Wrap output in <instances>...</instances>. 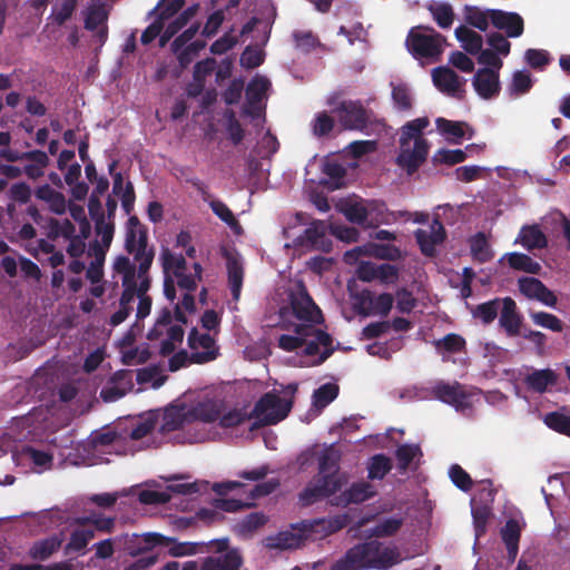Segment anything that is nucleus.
<instances>
[{"mask_svg":"<svg viewBox=\"0 0 570 570\" xmlns=\"http://www.w3.org/2000/svg\"><path fill=\"white\" fill-rule=\"evenodd\" d=\"M338 461L340 456L332 449L322 452L318 458V474L299 494L303 505H311L341 490L346 479L338 473Z\"/></svg>","mask_w":570,"mask_h":570,"instance_id":"nucleus-1","label":"nucleus"},{"mask_svg":"<svg viewBox=\"0 0 570 570\" xmlns=\"http://www.w3.org/2000/svg\"><path fill=\"white\" fill-rule=\"evenodd\" d=\"M392 99L396 108L401 111H407L412 108L411 91L405 83H392Z\"/></svg>","mask_w":570,"mask_h":570,"instance_id":"nucleus-51","label":"nucleus"},{"mask_svg":"<svg viewBox=\"0 0 570 570\" xmlns=\"http://www.w3.org/2000/svg\"><path fill=\"white\" fill-rule=\"evenodd\" d=\"M209 483L207 481H195L189 483H171L167 490L181 495H191L207 491Z\"/></svg>","mask_w":570,"mask_h":570,"instance_id":"nucleus-56","label":"nucleus"},{"mask_svg":"<svg viewBox=\"0 0 570 570\" xmlns=\"http://www.w3.org/2000/svg\"><path fill=\"white\" fill-rule=\"evenodd\" d=\"M473 87L483 99H492L500 92L499 71L491 68L479 69L473 77Z\"/></svg>","mask_w":570,"mask_h":570,"instance_id":"nucleus-17","label":"nucleus"},{"mask_svg":"<svg viewBox=\"0 0 570 570\" xmlns=\"http://www.w3.org/2000/svg\"><path fill=\"white\" fill-rule=\"evenodd\" d=\"M293 314L301 321L318 324L323 321L322 312L307 293L293 296L291 301Z\"/></svg>","mask_w":570,"mask_h":570,"instance_id":"nucleus-19","label":"nucleus"},{"mask_svg":"<svg viewBox=\"0 0 570 570\" xmlns=\"http://www.w3.org/2000/svg\"><path fill=\"white\" fill-rule=\"evenodd\" d=\"M61 541L57 537L47 538L36 542L30 554L36 560H46L60 548Z\"/></svg>","mask_w":570,"mask_h":570,"instance_id":"nucleus-43","label":"nucleus"},{"mask_svg":"<svg viewBox=\"0 0 570 570\" xmlns=\"http://www.w3.org/2000/svg\"><path fill=\"white\" fill-rule=\"evenodd\" d=\"M465 344V340L461 335L455 333L446 334L444 337L434 341L435 350L439 353H460L464 351Z\"/></svg>","mask_w":570,"mask_h":570,"instance_id":"nucleus-40","label":"nucleus"},{"mask_svg":"<svg viewBox=\"0 0 570 570\" xmlns=\"http://www.w3.org/2000/svg\"><path fill=\"white\" fill-rule=\"evenodd\" d=\"M376 494L375 488L367 481H357L350 485L337 498V505L358 504L367 501Z\"/></svg>","mask_w":570,"mask_h":570,"instance_id":"nucleus-21","label":"nucleus"},{"mask_svg":"<svg viewBox=\"0 0 570 570\" xmlns=\"http://www.w3.org/2000/svg\"><path fill=\"white\" fill-rule=\"evenodd\" d=\"M502 299L493 298L491 301L476 305L472 311L473 318L480 320L484 325L491 324L501 312Z\"/></svg>","mask_w":570,"mask_h":570,"instance_id":"nucleus-32","label":"nucleus"},{"mask_svg":"<svg viewBox=\"0 0 570 570\" xmlns=\"http://www.w3.org/2000/svg\"><path fill=\"white\" fill-rule=\"evenodd\" d=\"M354 548H350L345 554L336 560L330 570H364Z\"/></svg>","mask_w":570,"mask_h":570,"instance_id":"nucleus-59","label":"nucleus"},{"mask_svg":"<svg viewBox=\"0 0 570 570\" xmlns=\"http://www.w3.org/2000/svg\"><path fill=\"white\" fill-rule=\"evenodd\" d=\"M194 419L212 423L220 419V410L213 402L200 403L188 412Z\"/></svg>","mask_w":570,"mask_h":570,"instance_id":"nucleus-45","label":"nucleus"},{"mask_svg":"<svg viewBox=\"0 0 570 570\" xmlns=\"http://www.w3.org/2000/svg\"><path fill=\"white\" fill-rule=\"evenodd\" d=\"M8 196L14 203L28 204L31 199L32 190L27 183L19 181L10 186Z\"/></svg>","mask_w":570,"mask_h":570,"instance_id":"nucleus-62","label":"nucleus"},{"mask_svg":"<svg viewBox=\"0 0 570 570\" xmlns=\"http://www.w3.org/2000/svg\"><path fill=\"white\" fill-rule=\"evenodd\" d=\"M188 346L195 351L199 347L204 350V352H193L190 355V361L194 363H206L213 361L217 357V351L215 347V340L208 334H200L197 328H193L188 334Z\"/></svg>","mask_w":570,"mask_h":570,"instance_id":"nucleus-14","label":"nucleus"},{"mask_svg":"<svg viewBox=\"0 0 570 570\" xmlns=\"http://www.w3.org/2000/svg\"><path fill=\"white\" fill-rule=\"evenodd\" d=\"M558 382V374L551 368L533 370L524 379L529 390L537 393H544L548 386H553Z\"/></svg>","mask_w":570,"mask_h":570,"instance_id":"nucleus-26","label":"nucleus"},{"mask_svg":"<svg viewBox=\"0 0 570 570\" xmlns=\"http://www.w3.org/2000/svg\"><path fill=\"white\" fill-rule=\"evenodd\" d=\"M354 308L358 315H373L374 294L370 289H362L353 295Z\"/></svg>","mask_w":570,"mask_h":570,"instance_id":"nucleus-50","label":"nucleus"},{"mask_svg":"<svg viewBox=\"0 0 570 570\" xmlns=\"http://www.w3.org/2000/svg\"><path fill=\"white\" fill-rule=\"evenodd\" d=\"M414 237L421 253L428 257H433L435 255V247L444 242L446 232L441 220L436 217L429 229H416Z\"/></svg>","mask_w":570,"mask_h":570,"instance_id":"nucleus-10","label":"nucleus"},{"mask_svg":"<svg viewBox=\"0 0 570 570\" xmlns=\"http://www.w3.org/2000/svg\"><path fill=\"white\" fill-rule=\"evenodd\" d=\"M209 207L212 208L213 213L219 219H222L232 230H234L236 234L240 233L242 226L238 219L235 217L233 212L225 203L218 199H213L209 202Z\"/></svg>","mask_w":570,"mask_h":570,"instance_id":"nucleus-38","label":"nucleus"},{"mask_svg":"<svg viewBox=\"0 0 570 570\" xmlns=\"http://www.w3.org/2000/svg\"><path fill=\"white\" fill-rule=\"evenodd\" d=\"M303 532L305 537L312 533H320L321 537L335 533L346 525L345 517H335L333 519H316L312 521H303Z\"/></svg>","mask_w":570,"mask_h":570,"instance_id":"nucleus-23","label":"nucleus"},{"mask_svg":"<svg viewBox=\"0 0 570 570\" xmlns=\"http://www.w3.org/2000/svg\"><path fill=\"white\" fill-rule=\"evenodd\" d=\"M205 47L206 42L204 40H196L183 47L177 53H175L179 66L181 68H187Z\"/></svg>","mask_w":570,"mask_h":570,"instance_id":"nucleus-49","label":"nucleus"},{"mask_svg":"<svg viewBox=\"0 0 570 570\" xmlns=\"http://www.w3.org/2000/svg\"><path fill=\"white\" fill-rule=\"evenodd\" d=\"M108 19V11L104 4H92L88 8L85 18V28L95 31L99 26L105 24Z\"/></svg>","mask_w":570,"mask_h":570,"instance_id":"nucleus-47","label":"nucleus"},{"mask_svg":"<svg viewBox=\"0 0 570 570\" xmlns=\"http://www.w3.org/2000/svg\"><path fill=\"white\" fill-rule=\"evenodd\" d=\"M449 475L453 484L460 490L468 492L472 489V479L470 474L461 465H451L449 470Z\"/></svg>","mask_w":570,"mask_h":570,"instance_id":"nucleus-57","label":"nucleus"},{"mask_svg":"<svg viewBox=\"0 0 570 570\" xmlns=\"http://www.w3.org/2000/svg\"><path fill=\"white\" fill-rule=\"evenodd\" d=\"M490 10H481L479 7L469 6L464 7V20L468 24L479 29L480 31H487L490 21Z\"/></svg>","mask_w":570,"mask_h":570,"instance_id":"nucleus-35","label":"nucleus"},{"mask_svg":"<svg viewBox=\"0 0 570 570\" xmlns=\"http://www.w3.org/2000/svg\"><path fill=\"white\" fill-rule=\"evenodd\" d=\"M240 66L246 69H254L259 67L264 62V55L261 49L246 47L240 55Z\"/></svg>","mask_w":570,"mask_h":570,"instance_id":"nucleus-64","label":"nucleus"},{"mask_svg":"<svg viewBox=\"0 0 570 570\" xmlns=\"http://www.w3.org/2000/svg\"><path fill=\"white\" fill-rule=\"evenodd\" d=\"M499 325L510 337L521 334L522 316L518 313L517 304L511 297L502 298Z\"/></svg>","mask_w":570,"mask_h":570,"instance_id":"nucleus-20","label":"nucleus"},{"mask_svg":"<svg viewBox=\"0 0 570 570\" xmlns=\"http://www.w3.org/2000/svg\"><path fill=\"white\" fill-rule=\"evenodd\" d=\"M435 124L438 130L442 135L452 136L459 139L464 136V127L468 126L465 122L453 121L442 117L438 118Z\"/></svg>","mask_w":570,"mask_h":570,"instance_id":"nucleus-58","label":"nucleus"},{"mask_svg":"<svg viewBox=\"0 0 570 570\" xmlns=\"http://www.w3.org/2000/svg\"><path fill=\"white\" fill-rule=\"evenodd\" d=\"M135 538L137 548L129 551V554L132 557L150 551L156 547H168L174 541V539L156 532H147L141 535H135Z\"/></svg>","mask_w":570,"mask_h":570,"instance_id":"nucleus-27","label":"nucleus"},{"mask_svg":"<svg viewBox=\"0 0 570 570\" xmlns=\"http://www.w3.org/2000/svg\"><path fill=\"white\" fill-rule=\"evenodd\" d=\"M466 151L461 149H439L432 157L434 164L456 165L466 159Z\"/></svg>","mask_w":570,"mask_h":570,"instance_id":"nucleus-52","label":"nucleus"},{"mask_svg":"<svg viewBox=\"0 0 570 570\" xmlns=\"http://www.w3.org/2000/svg\"><path fill=\"white\" fill-rule=\"evenodd\" d=\"M187 421V413L183 409L167 410L159 428L161 434L180 430Z\"/></svg>","mask_w":570,"mask_h":570,"instance_id":"nucleus-34","label":"nucleus"},{"mask_svg":"<svg viewBox=\"0 0 570 570\" xmlns=\"http://www.w3.org/2000/svg\"><path fill=\"white\" fill-rule=\"evenodd\" d=\"M432 77L434 86L440 91L455 98H462V92H464L461 89L463 81L452 69L448 67L434 68Z\"/></svg>","mask_w":570,"mask_h":570,"instance_id":"nucleus-18","label":"nucleus"},{"mask_svg":"<svg viewBox=\"0 0 570 570\" xmlns=\"http://www.w3.org/2000/svg\"><path fill=\"white\" fill-rule=\"evenodd\" d=\"M215 67H216V60L214 58H206L204 60L198 61L194 66L193 77H194L195 82L199 85V89H198V91L190 92L191 97H196L202 92V90L205 86L206 77L209 76L215 70Z\"/></svg>","mask_w":570,"mask_h":570,"instance_id":"nucleus-44","label":"nucleus"},{"mask_svg":"<svg viewBox=\"0 0 570 570\" xmlns=\"http://www.w3.org/2000/svg\"><path fill=\"white\" fill-rule=\"evenodd\" d=\"M132 387L131 372L120 370L112 374L107 384L100 391V397L105 402H115L127 394Z\"/></svg>","mask_w":570,"mask_h":570,"instance_id":"nucleus-16","label":"nucleus"},{"mask_svg":"<svg viewBox=\"0 0 570 570\" xmlns=\"http://www.w3.org/2000/svg\"><path fill=\"white\" fill-rule=\"evenodd\" d=\"M327 225L323 220H313L305 229L304 234L296 238V245H308L313 249L324 253L332 250V240L326 237Z\"/></svg>","mask_w":570,"mask_h":570,"instance_id":"nucleus-13","label":"nucleus"},{"mask_svg":"<svg viewBox=\"0 0 570 570\" xmlns=\"http://www.w3.org/2000/svg\"><path fill=\"white\" fill-rule=\"evenodd\" d=\"M435 399L454 406L456 410H464L470 406V395L464 386L458 382L453 384L439 382L432 390Z\"/></svg>","mask_w":570,"mask_h":570,"instance_id":"nucleus-12","label":"nucleus"},{"mask_svg":"<svg viewBox=\"0 0 570 570\" xmlns=\"http://www.w3.org/2000/svg\"><path fill=\"white\" fill-rule=\"evenodd\" d=\"M470 250L474 261L487 263L493 258V252L484 233L479 232L470 239Z\"/></svg>","mask_w":570,"mask_h":570,"instance_id":"nucleus-31","label":"nucleus"},{"mask_svg":"<svg viewBox=\"0 0 570 570\" xmlns=\"http://www.w3.org/2000/svg\"><path fill=\"white\" fill-rule=\"evenodd\" d=\"M392 470V461L385 454H375L370 459L367 478L382 480Z\"/></svg>","mask_w":570,"mask_h":570,"instance_id":"nucleus-37","label":"nucleus"},{"mask_svg":"<svg viewBox=\"0 0 570 570\" xmlns=\"http://www.w3.org/2000/svg\"><path fill=\"white\" fill-rule=\"evenodd\" d=\"M125 249L132 255L139 274L149 273L155 258L154 246L148 245V228L136 215H130L126 223Z\"/></svg>","mask_w":570,"mask_h":570,"instance_id":"nucleus-3","label":"nucleus"},{"mask_svg":"<svg viewBox=\"0 0 570 570\" xmlns=\"http://www.w3.org/2000/svg\"><path fill=\"white\" fill-rule=\"evenodd\" d=\"M532 88L531 75L528 71H515L512 77L510 90L515 95L527 94Z\"/></svg>","mask_w":570,"mask_h":570,"instance_id":"nucleus-61","label":"nucleus"},{"mask_svg":"<svg viewBox=\"0 0 570 570\" xmlns=\"http://www.w3.org/2000/svg\"><path fill=\"white\" fill-rule=\"evenodd\" d=\"M405 42L414 58L438 61L443 52L445 38L432 27L416 26L411 28Z\"/></svg>","mask_w":570,"mask_h":570,"instance_id":"nucleus-5","label":"nucleus"},{"mask_svg":"<svg viewBox=\"0 0 570 570\" xmlns=\"http://www.w3.org/2000/svg\"><path fill=\"white\" fill-rule=\"evenodd\" d=\"M426 117H421L406 122L401 128L400 151L396 157V164L403 168L407 175L417 171L429 155V142L422 137V131L429 126Z\"/></svg>","mask_w":570,"mask_h":570,"instance_id":"nucleus-2","label":"nucleus"},{"mask_svg":"<svg viewBox=\"0 0 570 570\" xmlns=\"http://www.w3.org/2000/svg\"><path fill=\"white\" fill-rule=\"evenodd\" d=\"M490 517L491 509L488 505H478L472 508V518L476 539L485 534Z\"/></svg>","mask_w":570,"mask_h":570,"instance_id":"nucleus-53","label":"nucleus"},{"mask_svg":"<svg viewBox=\"0 0 570 570\" xmlns=\"http://www.w3.org/2000/svg\"><path fill=\"white\" fill-rule=\"evenodd\" d=\"M95 538V530L92 529H76L71 532L70 539L66 546V552L82 551L90 540Z\"/></svg>","mask_w":570,"mask_h":570,"instance_id":"nucleus-42","label":"nucleus"},{"mask_svg":"<svg viewBox=\"0 0 570 570\" xmlns=\"http://www.w3.org/2000/svg\"><path fill=\"white\" fill-rule=\"evenodd\" d=\"M227 274H228V285L232 292V296L235 301L239 299L243 279H244V269L242 264L235 259L230 258L227 261Z\"/></svg>","mask_w":570,"mask_h":570,"instance_id":"nucleus-33","label":"nucleus"},{"mask_svg":"<svg viewBox=\"0 0 570 570\" xmlns=\"http://www.w3.org/2000/svg\"><path fill=\"white\" fill-rule=\"evenodd\" d=\"M433 20L441 29H449L454 21V11L448 2H432L426 6Z\"/></svg>","mask_w":570,"mask_h":570,"instance_id":"nucleus-28","label":"nucleus"},{"mask_svg":"<svg viewBox=\"0 0 570 570\" xmlns=\"http://www.w3.org/2000/svg\"><path fill=\"white\" fill-rule=\"evenodd\" d=\"M335 127V117L326 111L317 112L311 122L312 132L315 137L328 136Z\"/></svg>","mask_w":570,"mask_h":570,"instance_id":"nucleus-41","label":"nucleus"},{"mask_svg":"<svg viewBox=\"0 0 570 570\" xmlns=\"http://www.w3.org/2000/svg\"><path fill=\"white\" fill-rule=\"evenodd\" d=\"M295 334L305 336L304 354L318 357L312 365L323 364L334 352L332 336L323 330L316 328L313 324H298L294 328Z\"/></svg>","mask_w":570,"mask_h":570,"instance_id":"nucleus-8","label":"nucleus"},{"mask_svg":"<svg viewBox=\"0 0 570 570\" xmlns=\"http://www.w3.org/2000/svg\"><path fill=\"white\" fill-rule=\"evenodd\" d=\"M185 6V0H160L158 4L153 9L150 14L159 10L157 20L164 24L166 20H169L176 16Z\"/></svg>","mask_w":570,"mask_h":570,"instance_id":"nucleus-46","label":"nucleus"},{"mask_svg":"<svg viewBox=\"0 0 570 570\" xmlns=\"http://www.w3.org/2000/svg\"><path fill=\"white\" fill-rule=\"evenodd\" d=\"M333 114L344 130L363 131L370 125V111L361 101L343 100L333 109Z\"/></svg>","mask_w":570,"mask_h":570,"instance_id":"nucleus-9","label":"nucleus"},{"mask_svg":"<svg viewBox=\"0 0 570 570\" xmlns=\"http://www.w3.org/2000/svg\"><path fill=\"white\" fill-rule=\"evenodd\" d=\"M509 266L514 271L537 275L541 271V265L532 259L529 255L523 253H509L505 255Z\"/></svg>","mask_w":570,"mask_h":570,"instance_id":"nucleus-30","label":"nucleus"},{"mask_svg":"<svg viewBox=\"0 0 570 570\" xmlns=\"http://www.w3.org/2000/svg\"><path fill=\"white\" fill-rule=\"evenodd\" d=\"M421 453L419 445L413 444H402L395 451V456L397 460V469L401 473L406 472L410 463L413 459Z\"/></svg>","mask_w":570,"mask_h":570,"instance_id":"nucleus-48","label":"nucleus"},{"mask_svg":"<svg viewBox=\"0 0 570 570\" xmlns=\"http://www.w3.org/2000/svg\"><path fill=\"white\" fill-rule=\"evenodd\" d=\"M302 542V535L289 532L282 531L277 535L268 537L266 539V547L271 549H294L298 548Z\"/></svg>","mask_w":570,"mask_h":570,"instance_id":"nucleus-36","label":"nucleus"},{"mask_svg":"<svg viewBox=\"0 0 570 570\" xmlns=\"http://www.w3.org/2000/svg\"><path fill=\"white\" fill-rule=\"evenodd\" d=\"M543 422L549 429L564 435L570 423V416L554 411L547 413Z\"/></svg>","mask_w":570,"mask_h":570,"instance_id":"nucleus-60","label":"nucleus"},{"mask_svg":"<svg viewBox=\"0 0 570 570\" xmlns=\"http://www.w3.org/2000/svg\"><path fill=\"white\" fill-rule=\"evenodd\" d=\"M370 254L380 259L397 261L402 257L399 247L391 244H370Z\"/></svg>","mask_w":570,"mask_h":570,"instance_id":"nucleus-55","label":"nucleus"},{"mask_svg":"<svg viewBox=\"0 0 570 570\" xmlns=\"http://www.w3.org/2000/svg\"><path fill=\"white\" fill-rule=\"evenodd\" d=\"M456 39L462 42L464 50L470 55H478L483 45V38L480 33L460 26L455 29Z\"/></svg>","mask_w":570,"mask_h":570,"instance_id":"nucleus-29","label":"nucleus"},{"mask_svg":"<svg viewBox=\"0 0 570 570\" xmlns=\"http://www.w3.org/2000/svg\"><path fill=\"white\" fill-rule=\"evenodd\" d=\"M501 538L505 546L519 544L521 538V528L515 519H509L501 529Z\"/></svg>","mask_w":570,"mask_h":570,"instance_id":"nucleus-63","label":"nucleus"},{"mask_svg":"<svg viewBox=\"0 0 570 570\" xmlns=\"http://www.w3.org/2000/svg\"><path fill=\"white\" fill-rule=\"evenodd\" d=\"M531 320L538 326L548 328L552 332H562L563 324L562 321L556 315L547 312H534L531 313Z\"/></svg>","mask_w":570,"mask_h":570,"instance_id":"nucleus-54","label":"nucleus"},{"mask_svg":"<svg viewBox=\"0 0 570 570\" xmlns=\"http://www.w3.org/2000/svg\"><path fill=\"white\" fill-rule=\"evenodd\" d=\"M242 564V556L233 549L220 556L207 557L199 570H239Z\"/></svg>","mask_w":570,"mask_h":570,"instance_id":"nucleus-22","label":"nucleus"},{"mask_svg":"<svg viewBox=\"0 0 570 570\" xmlns=\"http://www.w3.org/2000/svg\"><path fill=\"white\" fill-rule=\"evenodd\" d=\"M517 242L530 252L548 246V238L538 224L522 226Z\"/></svg>","mask_w":570,"mask_h":570,"instance_id":"nucleus-25","label":"nucleus"},{"mask_svg":"<svg viewBox=\"0 0 570 570\" xmlns=\"http://www.w3.org/2000/svg\"><path fill=\"white\" fill-rule=\"evenodd\" d=\"M490 21L494 28L504 30L509 38H518L524 31V21L517 12L491 9Z\"/></svg>","mask_w":570,"mask_h":570,"instance_id":"nucleus-15","label":"nucleus"},{"mask_svg":"<svg viewBox=\"0 0 570 570\" xmlns=\"http://www.w3.org/2000/svg\"><path fill=\"white\" fill-rule=\"evenodd\" d=\"M291 409V401L283 400L272 392L265 393L248 414V419L256 420L252 429L277 424L288 415Z\"/></svg>","mask_w":570,"mask_h":570,"instance_id":"nucleus-6","label":"nucleus"},{"mask_svg":"<svg viewBox=\"0 0 570 570\" xmlns=\"http://www.w3.org/2000/svg\"><path fill=\"white\" fill-rule=\"evenodd\" d=\"M114 271L121 275L122 293L119 298V306L132 311L135 297L146 294L151 285L149 273L139 274L136 264L129 257L120 255L115 259Z\"/></svg>","mask_w":570,"mask_h":570,"instance_id":"nucleus-4","label":"nucleus"},{"mask_svg":"<svg viewBox=\"0 0 570 570\" xmlns=\"http://www.w3.org/2000/svg\"><path fill=\"white\" fill-rule=\"evenodd\" d=\"M24 160H29V164H26L22 169V174H24L29 179L37 180L45 175V169L48 167L50 159L48 155L40 149L24 151Z\"/></svg>","mask_w":570,"mask_h":570,"instance_id":"nucleus-24","label":"nucleus"},{"mask_svg":"<svg viewBox=\"0 0 570 570\" xmlns=\"http://www.w3.org/2000/svg\"><path fill=\"white\" fill-rule=\"evenodd\" d=\"M340 387L336 383H325L313 393V405L316 409H324L338 395Z\"/></svg>","mask_w":570,"mask_h":570,"instance_id":"nucleus-39","label":"nucleus"},{"mask_svg":"<svg viewBox=\"0 0 570 570\" xmlns=\"http://www.w3.org/2000/svg\"><path fill=\"white\" fill-rule=\"evenodd\" d=\"M271 87L269 80L264 76H255L246 87V104L243 112L247 116H258L262 110L261 102L265 99Z\"/></svg>","mask_w":570,"mask_h":570,"instance_id":"nucleus-11","label":"nucleus"},{"mask_svg":"<svg viewBox=\"0 0 570 570\" xmlns=\"http://www.w3.org/2000/svg\"><path fill=\"white\" fill-rule=\"evenodd\" d=\"M363 569H387L399 562V552L377 540L353 546Z\"/></svg>","mask_w":570,"mask_h":570,"instance_id":"nucleus-7","label":"nucleus"}]
</instances>
